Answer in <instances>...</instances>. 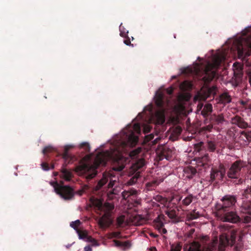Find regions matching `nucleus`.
I'll return each instance as SVG.
<instances>
[{"label": "nucleus", "mask_w": 251, "mask_h": 251, "mask_svg": "<svg viewBox=\"0 0 251 251\" xmlns=\"http://www.w3.org/2000/svg\"><path fill=\"white\" fill-rule=\"evenodd\" d=\"M121 152L119 147H114L110 151L100 152L96 156L92 164L83 163L77 166L75 171L87 179H91L97 175V169L99 166H105L108 161L120 162L122 158Z\"/></svg>", "instance_id": "f257e3e1"}, {"label": "nucleus", "mask_w": 251, "mask_h": 251, "mask_svg": "<svg viewBox=\"0 0 251 251\" xmlns=\"http://www.w3.org/2000/svg\"><path fill=\"white\" fill-rule=\"evenodd\" d=\"M92 204L97 207L98 210L104 212L103 215L100 218L98 224L100 227L105 228L108 227L111 223V211L114 209V205L109 202H105L104 204L100 200L97 199L92 201Z\"/></svg>", "instance_id": "f03ea898"}, {"label": "nucleus", "mask_w": 251, "mask_h": 251, "mask_svg": "<svg viewBox=\"0 0 251 251\" xmlns=\"http://www.w3.org/2000/svg\"><path fill=\"white\" fill-rule=\"evenodd\" d=\"M125 168L124 164H119L118 166H114L112 170L103 173L102 178L98 181L95 187L96 191L100 190L105 184L108 182L107 187L111 188L118 180V176L115 172H120Z\"/></svg>", "instance_id": "7ed1b4c3"}, {"label": "nucleus", "mask_w": 251, "mask_h": 251, "mask_svg": "<svg viewBox=\"0 0 251 251\" xmlns=\"http://www.w3.org/2000/svg\"><path fill=\"white\" fill-rule=\"evenodd\" d=\"M164 94L161 92H156L154 100L155 103L160 111H157L155 114L152 116L151 120L155 124L161 125L165 122V116H164Z\"/></svg>", "instance_id": "20e7f679"}, {"label": "nucleus", "mask_w": 251, "mask_h": 251, "mask_svg": "<svg viewBox=\"0 0 251 251\" xmlns=\"http://www.w3.org/2000/svg\"><path fill=\"white\" fill-rule=\"evenodd\" d=\"M233 48L237 51L239 59L245 60L251 54V38L236 39L233 42Z\"/></svg>", "instance_id": "39448f33"}, {"label": "nucleus", "mask_w": 251, "mask_h": 251, "mask_svg": "<svg viewBox=\"0 0 251 251\" xmlns=\"http://www.w3.org/2000/svg\"><path fill=\"white\" fill-rule=\"evenodd\" d=\"M207 151L209 152H215L217 150V143L215 140H208L205 144L203 142H200L194 145V151L200 153V154L203 155L202 159L204 161H208L209 160V155L207 153H204Z\"/></svg>", "instance_id": "423d86ee"}, {"label": "nucleus", "mask_w": 251, "mask_h": 251, "mask_svg": "<svg viewBox=\"0 0 251 251\" xmlns=\"http://www.w3.org/2000/svg\"><path fill=\"white\" fill-rule=\"evenodd\" d=\"M72 147L71 145H67L64 147V152L62 153V158L64 160V162L62 165L63 168L61 170V177L66 180L69 181L71 180L72 174L71 172L65 168L68 164L72 163L75 160V156L70 154L68 151Z\"/></svg>", "instance_id": "0eeeda50"}, {"label": "nucleus", "mask_w": 251, "mask_h": 251, "mask_svg": "<svg viewBox=\"0 0 251 251\" xmlns=\"http://www.w3.org/2000/svg\"><path fill=\"white\" fill-rule=\"evenodd\" d=\"M221 201L222 203H218L216 206L217 213H221L234 209L237 198L235 196L226 195L224 196Z\"/></svg>", "instance_id": "6e6552de"}, {"label": "nucleus", "mask_w": 251, "mask_h": 251, "mask_svg": "<svg viewBox=\"0 0 251 251\" xmlns=\"http://www.w3.org/2000/svg\"><path fill=\"white\" fill-rule=\"evenodd\" d=\"M55 192L65 200H71L74 196L73 189L70 186L61 185L57 182H51Z\"/></svg>", "instance_id": "1a4fd4ad"}, {"label": "nucleus", "mask_w": 251, "mask_h": 251, "mask_svg": "<svg viewBox=\"0 0 251 251\" xmlns=\"http://www.w3.org/2000/svg\"><path fill=\"white\" fill-rule=\"evenodd\" d=\"M145 164V160L143 158L138 159L133 164L131 167V172H133L134 175L127 181L128 185H132L136 183L138 179L141 176V172L138 171Z\"/></svg>", "instance_id": "9d476101"}, {"label": "nucleus", "mask_w": 251, "mask_h": 251, "mask_svg": "<svg viewBox=\"0 0 251 251\" xmlns=\"http://www.w3.org/2000/svg\"><path fill=\"white\" fill-rule=\"evenodd\" d=\"M246 166V163L241 160H238L234 162L229 169L227 175L231 178H238L241 175L242 168Z\"/></svg>", "instance_id": "9b49d317"}, {"label": "nucleus", "mask_w": 251, "mask_h": 251, "mask_svg": "<svg viewBox=\"0 0 251 251\" xmlns=\"http://www.w3.org/2000/svg\"><path fill=\"white\" fill-rule=\"evenodd\" d=\"M219 218L223 222H229L232 223H237L241 221V218L237 215L236 212L229 210L217 213Z\"/></svg>", "instance_id": "f8f14e48"}, {"label": "nucleus", "mask_w": 251, "mask_h": 251, "mask_svg": "<svg viewBox=\"0 0 251 251\" xmlns=\"http://www.w3.org/2000/svg\"><path fill=\"white\" fill-rule=\"evenodd\" d=\"M134 132L138 134H140L141 133V127L140 124L138 123L134 124L132 129H130L128 133L125 132L126 137L128 141L133 144H136L138 141V137L135 135Z\"/></svg>", "instance_id": "ddd939ff"}, {"label": "nucleus", "mask_w": 251, "mask_h": 251, "mask_svg": "<svg viewBox=\"0 0 251 251\" xmlns=\"http://www.w3.org/2000/svg\"><path fill=\"white\" fill-rule=\"evenodd\" d=\"M219 169H212L210 174V180L213 181L216 179L222 180L226 175V169L224 165L220 164L219 166Z\"/></svg>", "instance_id": "4468645a"}, {"label": "nucleus", "mask_w": 251, "mask_h": 251, "mask_svg": "<svg viewBox=\"0 0 251 251\" xmlns=\"http://www.w3.org/2000/svg\"><path fill=\"white\" fill-rule=\"evenodd\" d=\"M157 153L159 160L164 158L169 160L172 157L173 151L166 146H162L158 149Z\"/></svg>", "instance_id": "2eb2a0df"}, {"label": "nucleus", "mask_w": 251, "mask_h": 251, "mask_svg": "<svg viewBox=\"0 0 251 251\" xmlns=\"http://www.w3.org/2000/svg\"><path fill=\"white\" fill-rule=\"evenodd\" d=\"M231 123L232 124L237 126L239 128L246 129L250 127L249 125L247 123L244 119L236 115L234 117L231 118Z\"/></svg>", "instance_id": "dca6fc26"}, {"label": "nucleus", "mask_w": 251, "mask_h": 251, "mask_svg": "<svg viewBox=\"0 0 251 251\" xmlns=\"http://www.w3.org/2000/svg\"><path fill=\"white\" fill-rule=\"evenodd\" d=\"M216 75V72L207 67L205 70V75L202 79L205 83H209L213 80Z\"/></svg>", "instance_id": "f3484780"}, {"label": "nucleus", "mask_w": 251, "mask_h": 251, "mask_svg": "<svg viewBox=\"0 0 251 251\" xmlns=\"http://www.w3.org/2000/svg\"><path fill=\"white\" fill-rule=\"evenodd\" d=\"M165 217L163 214H160L158 217L154 220V226L157 228L159 231L164 226V221H165Z\"/></svg>", "instance_id": "a211bd4d"}, {"label": "nucleus", "mask_w": 251, "mask_h": 251, "mask_svg": "<svg viewBox=\"0 0 251 251\" xmlns=\"http://www.w3.org/2000/svg\"><path fill=\"white\" fill-rule=\"evenodd\" d=\"M183 172L184 176L189 179L192 178L197 173L196 169L192 166L185 167L183 170Z\"/></svg>", "instance_id": "6ab92c4d"}, {"label": "nucleus", "mask_w": 251, "mask_h": 251, "mask_svg": "<svg viewBox=\"0 0 251 251\" xmlns=\"http://www.w3.org/2000/svg\"><path fill=\"white\" fill-rule=\"evenodd\" d=\"M201 246L200 243L197 242H193L189 246L187 251H201ZM218 251H224V249L219 247Z\"/></svg>", "instance_id": "aec40b11"}, {"label": "nucleus", "mask_w": 251, "mask_h": 251, "mask_svg": "<svg viewBox=\"0 0 251 251\" xmlns=\"http://www.w3.org/2000/svg\"><path fill=\"white\" fill-rule=\"evenodd\" d=\"M162 181V179H154L146 183V188L148 191H151L154 190Z\"/></svg>", "instance_id": "412c9836"}, {"label": "nucleus", "mask_w": 251, "mask_h": 251, "mask_svg": "<svg viewBox=\"0 0 251 251\" xmlns=\"http://www.w3.org/2000/svg\"><path fill=\"white\" fill-rule=\"evenodd\" d=\"M240 138L245 142H251V131H242L240 132Z\"/></svg>", "instance_id": "4be33fe9"}, {"label": "nucleus", "mask_w": 251, "mask_h": 251, "mask_svg": "<svg viewBox=\"0 0 251 251\" xmlns=\"http://www.w3.org/2000/svg\"><path fill=\"white\" fill-rule=\"evenodd\" d=\"M212 105L210 103H207L204 106L201 111V114L204 117H206L212 111Z\"/></svg>", "instance_id": "5701e85b"}, {"label": "nucleus", "mask_w": 251, "mask_h": 251, "mask_svg": "<svg viewBox=\"0 0 251 251\" xmlns=\"http://www.w3.org/2000/svg\"><path fill=\"white\" fill-rule=\"evenodd\" d=\"M211 120L215 124L219 125L224 122L225 118L222 114L218 115L214 114L211 117Z\"/></svg>", "instance_id": "b1692460"}, {"label": "nucleus", "mask_w": 251, "mask_h": 251, "mask_svg": "<svg viewBox=\"0 0 251 251\" xmlns=\"http://www.w3.org/2000/svg\"><path fill=\"white\" fill-rule=\"evenodd\" d=\"M166 214L171 219L177 222V210L175 209L169 208L166 211Z\"/></svg>", "instance_id": "393cba45"}, {"label": "nucleus", "mask_w": 251, "mask_h": 251, "mask_svg": "<svg viewBox=\"0 0 251 251\" xmlns=\"http://www.w3.org/2000/svg\"><path fill=\"white\" fill-rule=\"evenodd\" d=\"M220 101L222 103L226 104L228 103L231 101V98L227 93H224L220 96Z\"/></svg>", "instance_id": "a878e982"}, {"label": "nucleus", "mask_w": 251, "mask_h": 251, "mask_svg": "<svg viewBox=\"0 0 251 251\" xmlns=\"http://www.w3.org/2000/svg\"><path fill=\"white\" fill-rule=\"evenodd\" d=\"M137 192L134 189H130L127 191H124L122 193V196L125 200L127 199L130 196H136Z\"/></svg>", "instance_id": "bb28decb"}, {"label": "nucleus", "mask_w": 251, "mask_h": 251, "mask_svg": "<svg viewBox=\"0 0 251 251\" xmlns=\"http://www.w3.org/2000/svg\"><path fill=\"white\" fill-rule=\"evenodd\" d=\"M196 199V196H193L192 194H189L182 200V204L184 206H188L193 201L194 199Z\"/></svg>", "instance_id": "cd10ccee"}, {"label": "nucleus", "mask_w": 251, "mask_h": 251, "mask_svg": "<svg viewBox=\"0 0 251 251\" xmlns=\"http://www.w3.org/2000/svg\"><path fill=\"white\" fill-rule=\"evenodd\" d=\"M182 248V245L180 242L176 244H173L171 246V250L170 251H180Z\"/></svg>", "instance_id": "c85d7f7f"}, {"label": "nucleus", "mask_w": 251, "mask_h": 251, "mask_svg": "<svg viewBox=\"0 0 251 251\" xmlns=\"http://www.w3.org/2000/svg\"><path fill=\"white\" fill-rule=\"evenodd\" d=\"M79 238L81 239H85L87 237V232L86 230H81L79 229L76 231Z\"/></svg>", "instance_id": "c756f323"}, {"label": "nucleus", "mask_w": 251, "mask_h": 251, "mask_svg": "<svg viewBox=\"0 0 251 251\" xmlns=\"http://www.w3.org/2000/svg\"><path fill=\"white\" fill-rule=\"evenodd\" d=\"M119 30L120 31V36L123 37H126V36L127 35V34L128 33V32L122 25V24H121L119 26Z\"/></svg>", "instance_id": "7c9ffc66"}, {"label": "nucleus", "mask_w": 251, "mask_h": 251, "mask_svg": "<svg viewBox=\"0 0 251 251\" xmlns=\"http://www.w3.org/2000/svg\"><path fill=\"white\" fill-rule=\"evenodd\" d=\"M81 224V222L79 220H77L74 222H72L70 224V226L73 228L75 231L78 230V227Z\"/></svg>", "instance_id": "2f4dec72"}, {"label": "nucleus", "mask_w": 251, "mask_h": 251, "mask_svg": "<svg viewBox=\"0 0 251 251\" xmlns=\"http://www.w3.org/2000/svg\"><path fill=\"white\" fill-rule=\"evenodd\" d=\"M199 217V214L198 213H196L195 212V210H193L189 215V218L190 220L196 219H197Z\"/></svg>", "instance_id": "473e14b6"}, {"label": "nucleus", "mask_w": 251, "mask_h": 251, "mask_svg": "<svg viewBox=\"0 0 251 251\" xmlns=\"http://www.w3.org/2000/svg\"><path fill=\"white\" fill-rule=\"evenodd\" d=\"M217 244V241H213L210 243L209 245H208L206 251H213L216 247Z\"/></svg>", "instance_id": "72a5a7b5"}, {"label": "nucleus", "mask_w": 251, "mask_h": 251, "mask_svg": "<svg viewBox=\"0 0 251 251\" xmlns=\"http://www.w3.org/2000/svg\"><path fill=\"white\" fill-rule=\"evenodd\" d=\"M80 146L81 148H85V151H86L89 152L90 151V147L89 144L88 143H87V142L82 143Z\"/></svg>", "instance_id": "f704fd0d"}, {"label": "nucleus", "mask_w": 251, "mask_h": 251, "mask_svg": "<svg viewBox=\"0 0 251 251\" xmlns=\"http://www.w3.org/2000/svg\"><path fill=\"white\" fill-rule=\"evenodd\" d=\"M53 151V148L51 146H48L45 147L42 151L43 154H46V153L51 152Z\"/></svg>", "instance_id": "c9c22d12"}, {"label": "nucleus", "mask_w": 251, "mask_h": 251, "mask_svg": "<svg viewBox=\"0 0 251 251\" xmlns=\"http://www.w3.org/2000/svg\"><path fill=\"white\" fill-rule=\"evenodd\" d=\"M215 65L216 66H218L221 63L222 58L221 56H217L215 59Z\"/></svg>", "instance_id": "e433bc0d"}, {"label": "nucleus", "mask_w": 251, "mask_h": 251, "mask_svg": "<svg viewBox=\"0 0 251 251\" xmlns=\"http://www.w3.org/2000/svg\"><path fill=\"white\" fill-rule=\"evenodd\" d=\"M251 222V215H246L244 217L243 222L244 223H250Z\"/></svg>", "instance_id": "4c0bfd02"}, {"label": "nucleus", "mask_w": 251, "mask_h": 251, "mask_svg": "<svg viewBox=\"0 0 251 251\" xmlns=\"http://www.w3.org/2000/svg\"><path fill=\"white\" fill-rule=\"evenodd\" d=\"M217 91V87L216 86H213L212 87L209 88L208 89V91L210 94L214 95L216 94Z\"/></svg>", "instance_id": "58836bf2"}, {"label": "nucleus", "mask_w": 251, "mask_h": 251, "mask_svg": "<svg viewBox=\"0 0 251 251\" xmlns=\"http://www.w3.org/2000/svg\"><path fill=\"white\" fill-rule=\"evenodd\" d=\"M125 38H126V39L124 40V43L126 45H127V46L131 45L132 46H133V45L131 44L130 38L127 35L126 36V37H125Z\"/></svg>", "instance_id": "ea45409f"}, {"label": "nucleus", "mask_w": 251, "mask_h": 251, "mask_svg": "<svg viewBox=\"0 0 251 251\" xmlns=\"http://www.w3.org/2000/svg\"><path fill=\"white\" fill-rule=\"evenodd\" d=\"M151 127L150 125H146L144 127V132L145 133L150 132L151 131Z\"/></svg>", "instance_id": "a19ab883"}, {"label": "nucleus", "mask_w": 251, "mask_h": 251, "mask_svg": "<svg viewBox=\"0 0 251 251\" xmlns=\"http://www.w3.org/2000/svg\"><path fill=\"white\" fill-rule=\"evenodd\" d=\"M42 169L45 171H48L50 169V167L49 166L48 164L46 163H42L41 164Z\"/></svg>", "instance_id": "79ce46f5"}, {"label": "nucleus", "mask_w": 251, "mask_h": 251, "mask_svg": "<svg viewBox=\"0 0 251 251\" xmlns=\"http://www.w3.org/2000/svg\"><path fill=\"white\" fill-rule=\"evenodd\" d=\"M112 235L113 237L121 238L122 236H121V233L120 232H114L112 233Z\"/></svg>", "instance_id": "37998d69"}, {"label": "nucleus", "mask_w": 251, "mask_h": 251, "mask_svg": "<svg viewBox=\"0 0 251 251\" xmlns=\"http://www.w3.org/2000/svg\"><path fill=\"white\" fill-rule=\"evenodd\" d=\"M212 128L213 126L212 125H209L208 126L203 127V130H206L208 131H211Z\"/></svg>", "instance_id": "c03bdc74"}, {"label": "nucleus", "mask_w": 251, "mask_h": 251, "mask_svg": "<svg viewBox=\"0 0 251 251\" xmlns=\"http://www.w3.org/2000/svg\"><path fill=\"white\" fill-rule=\"evenodd\" d=\"M114 242L116 246L120 247H123V242L116 240H114Z\"/></svg>", "instance_id": "a18cd8bd"}, {"label": "nucleus", "mask_w": 251, "mask_h": 251, "mask_svg": "<svg viewBox=\"0 0 251 251\" xmlns=\"http://www.w3.org/2000/svg\"><path fill=\"white\" fill-rule=\"evenodd\" d=\"M230 238H231V243L232 245L235 242V239H236L235 235L234 234H232L230 236Z\"/></svg>", "instance_id": "49530a36"}, {"label": "nucleus", "mask_w": 251, "mask_h": 251, "mask_svg": "<svg viewBox=\"0 0 251 251\" xmlns=\"http://www.w3.org/2000/svg\"><path fill=\"white\" fill-rule=\"evenodd\" d=\"M146 138L147 140H148L149 142L153 139V138H154V135L152 133H151L149 134L148 136H147Z\"/></svg>", "instance_id": "de8ad7c7"}, {"label": "nucleus", "mask_w": 251, "mask_h": 251, "mask_svg": "<svg viewBox=\"0 0 251 251\" xmlns=\"http://www.w3.org/2000/svg\"><path fill=\"white\" fill-rule=\"evenodd\" d=\"M130 245V242L128 241L123 242V247H129Z\"/></svg>", "instance_id": "09e8293b"}, {"label": "nucleus", "mask_w": 251, "mask_h": 251, "mask_svg": "<svg viewBox=\"0 0 251 251\" xmlns=\"http://www.w3.org/2000/svg\"><path fill=\"white\" fill-rule=\"evenodd\" d=\"M174 89L172 87H170V88L167 90V92L168 94L171 95L173 93Z\"/></svg>", "instance_id": "8fccbe9b"}, {"label": "nucleus", "mask_w": 251, "mask_h": 251, "mask_svg": "<svg viewBox=\"0 0 251 251\" xmlns=\"http://www.w3.org/2000/svg\"><path fill=\"white\" fill-rule=\"evenodd\" d=\"M84 250V251H92V248L90 246H87L85 247Z\"/></svg>", "instance_id": "3c124183"}, {"label": "nucleus", "mask_w": 251, "mask_h": 251, "mask_svg": "<svg viewBox=\"0 0 251 251\" xmlns=\"http://www.w3.org/2000/svg\"><path fill=\"white\" fill-rule=\"evenodd\" d=\"M89 240L90 242H92L93 243V244L94 245H96L97 243V241L96 240L94 239H93L91 237H89Z\"/></svg>", "instance_id": "603ef678"}, {"label": "nucleus", "mask_w": 251, "mask_h": 251, "mask_svg": "<svg viewBox=\"0 0 251 251\" xmlns=\"http://www.w3.org/2000/svg\"><path fill=\"white\" fill-rule=\"evenodd\" d=\"M160 138L157 137L155 140H154L152 141V145H155L156 144H157Z\"/></svg>", "instance_id": "864d4df0"}, {"label": "nucleus", "mask_w": 251, "mask_h": 251, "mask_svg": "<svg viewBox=\"0 0 251 251\" xmlns=\"http://www.w3.org/2000/svg\"><path fill=\"white\" fill-rule=\"evenodd\" d=\"M150 235L152 237H153V238H156L158 236V235L154 233H153V232H151L150 233Z\"/></svg>", "instance_id": "5fc2aeb1"}, {"label": "nucleus", "mask_w": 251, "mask_h": 251, "mask_svg": "<svg viewBox=\"0 0 251 251\" xmlns=\"http://www.w3.org/2000/svg\"><path fill=\"white\" fill-rule=\"evenodd\" d=\"M160 232L163 233V234H166L167 233V230L165 228H162L161 229V231H159Z\"/></svg>", "instance_id": "6e6d98bb"}, {"label": "nucleus", "mask_w": 251, "mask_h": 251, "mask_svg": "<svg viewBox=\"0 0 251 251\" xmlns=\"http://www.w3.org/2000/svg\"><path fill=\"white\" fill-rule=\"evenodd\" d=\"M194 232H195V229H191L189 231L188 236L190 237L194 233Z\"/></svg>", "instance_id": "4d7b16f0"}, {"label": "nucleus", "mask_w": 251, "mask_h": 251, "mask_svg": "<svg viewBox=\"0 0 251 251\" xmlns=\"http://www.w3.org/2000/svg\"><path fill=\"white\" fill-rule=\"evenodd\" d=\"M123 221L122 220H121V219L118 218L117 219V223H118V224L119 225H121L123 224Z\"/></svg>", "instance_id": "13d9d810"}, {"label": "nucleus", "mask_w": 251, "mask_h": 251, "mask_svg": "<svg viewBox=\"0 0 251 251\" xmlns=\"http://www.w3.org/2000/svg\"><path fill=\"white\" fill-rule=\"evenodd\" d=\"M150 251H156V249L154 247H151L150 248Z\"/></svg>", "instance_id": "bf43d9fd"}, {"label": "nucleus", "mask_w": 251, "mask_h": 251, "mask_svg": "<svg viewBox=\"0 0 251 251\" xmlns=\"http://www.w3.org/2000/svg\"><path fill=\"white\" fill-rule=\"evenodd\" d=\"M226 244H229V239H228V238L227 237H226Z\"/></svg>", "instance_id": "052dcab7"}, {"label": "nucleus", "mask_w": 251, "mask_h": 251, "mask_svg": "<svg viewBox=\"0 0 251 251\" xmlns=\"http://www.w3.org/2000/svg\"><path fill=\"white\" fill-rule=\"evenodd\" d=\"M176 130L178 131L179 134H180L181 132V129L180 128H177Z\"/></svg>", "instance_id": "680f3d73"}, {"label": "nucleus", "mask_w": 251, "mask_h": 251, "mask_svg": "<svg viewBox=\"0 0 251 251\" xmlns=\"http://www.w3.org/2000/svg\"><path fill=\"white\" fill-rule=\"evenodd\" d=\"M185 83H186V81L184 82L181 84V85H182V86L184 85L185 84Z\"/></svg>", "instance_id": "e2e57ef3"}, {"label": "nucleus", "mask_w": 251, "mask_h": 251, "mask_svg": "<svg viewBox=\"0 0 251 251\" xmlns=\"http://www.w3.org/2000/svg\"><path fill=\"white\" fill-rule=\"evenodd\" d=\"M54 168V165H52L51 166V169H53Z\"/></svg>", "instance_id": "0e129e2a"}, {"label": "nucleus", "mask_w": 251, "mask_h": 251, "mask_svg": "<svg viewBox=\"0 0 251 251\" xmlns=\"http://www.w3.org/2000/svg\"><path fill=\"white\" fill-rule=\"evenodd\" d=\"M181 199H182V197L179 198L178 201H180L181 200Z\"/></svg>", "instance_id": "69168bd1"}, {"label": "nucleus", "mask_w": 251, "mask_h": 251, "mask_svg": "<svg viewBox=\"0 0 251 251\" xmlns=\"http://www.w3.org/2000/svg\"><path fill=\"white\" fill-rule=\"evenodd\" d=\"M235 65H236V63H234V64H233V66H234V67H235Z\"/></svg>", "instance_id": "338daca9"}]
</instances>
